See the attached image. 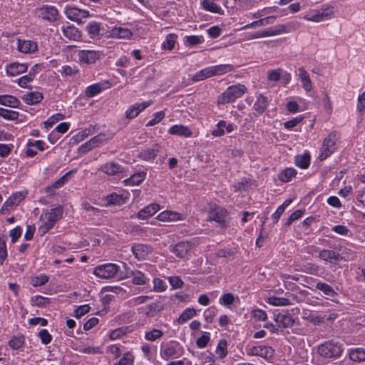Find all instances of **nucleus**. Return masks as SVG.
<instances>
[{
  "instance_id": "13",
  "label": "nucleus",
  "mask_w": 365,
  "mask_h": 365,
  "mask_svg": "<svg viewBox=\"0 0 365 365\" xmlns=\"http://www.w3.org/2000/svg\"><path fill=\"white\" fill-rule=\"evenodd\" d=\"M207 218L208 220L215 221L222 227L227 222V212L220 206H215L209 211Z\"/></svg>"
},
{
  "instance_id": "6",
  "label": "nucleus",
  "mask_w": 365,
  "mask_h": 365,
  "mask_svg": "<svg viewBox=\"0 0 365 365\" xmlns=\"http://www.w3.org/2000/svg\"><path fill=\"white\" fill-rule=\"evenodd\" d=\"M342 351L341 344L333 341L321 344L318 349L319 355L326 359L338 358L341 355Z\"/></svg>"
},
{
  "instance_id": "3",
  "label": "nucleus",
  "mask_w": 365,
  "mask_h": 365,
  "mask_svg": "<svg viewBox=\"0 0 365 365\" xmlns=\"http://www.w3.org/2000/svg\"><path fill=\"white\" fill-rule=\"evenodd\" d=\"M336 9L334 5L324 4L305 14L303 19L307 21L319 23L334 17Z\"/></svg>"
},
{
  "instance_id": "35",
  "label": "nucleus",
  "mask_w": 365,
  "mask_h": 365,
  "mask_svg": "<svg viewBox=\"0 0 365 365\" xmlns=\"http://www.w3.org/2000/svg\"><path fill=\"white\" fill-rule=\"evenodd\" d=\"M190 249V245L187 242H181L175 245L173 248V252L178 257L183 258Z\"/></svg>"
},
{
  "instance_id": "24",
  "label": "nucleus",
  "mask_w": 365,
  "mask_h": 365,
  "mask_svg": "<svg viewBox=\"0 0 365 365\" xmlns=\"http://www.w3.org/2000/svg\"><path fill=\"white\" fill-rule=\"evenodd\" d=\"M18 51L24 53H34L37 48V43L31 40L18 39L17 43Z\"/></svg>"
},
{
  "instance_id": "20",
  "label": "nucleus",
  "mask_w": 365,
  "mask_h": 365,
  "mask_svg": "<svg viewBox=\"0 0 365 365\" xmlns=\"http://www.w3.org/2000/svg\"><path fill=\"white\" fill-rule=\"evenodd\" d=\"M110 35L115 38L129 39L133 36V31L127 26H115L110 29Z\"/></svg>"
},
{
  "instance_id": "49",
  "label": "nucleus",
  "mask_w": 365,
  "mask_h": 365,
  "mask_svg": "<svg viewBox=\"0 0 365 365\" xmlns=\"http://www.w3.org/2000/svg\"><path fill=\"white\" fill-rule=\"evenodd\" d=\"M295 164L297 167L306 169L310 164V156L308 154L299 155L295 158Z\"/></svg>"
},
{
  "instance_id": "26",
  "label": "nucleus",
  "mask_w": 365,
  "mask_h": 365,
  "mask_svg": "<svg viewBox=\"0 0 365 365\" xmlns=\"http://www.w3.org/2000/svg\"><path fill=\"white\" fill-rule=\"evenodd\" d=\"M98 170L108 175H114L118 173H122L124 171V168L114 162H108L102 165Z\"/></svg>"
},
{
  "instance_id": "33",
  "label": "nucleus",
  "mask_w": 365,
  "mask_h": 365,
  "mask_svg": "<svg viewBox=\"0 0 365 365\" xmlns=\"http://www.w3.org/2000/svg\"><path fill=\"white\" fill-rule=\"evenodd\" d=\"M146 173L142 171L134 173L130 178L125 179L123 183L126 186H135L140 184L145 179Z\"/></svg>"
},
{
  "instance_id": "12",
  "label": "nucleus",
  "mask_w": 365,
  "mask_h": 365,
  "mask_svg": "<svg viewBox=\"0 0 365 365\" xmlns=\"http://www.w3.org/2000/svg\"><path fill=\"white\" fill-rule=\"evenodd\" d=\"M336 137L331 133L324 138L321 148L319 158L321 160L326 159L336 150Z\"/></svg>"
},
{
  "instance_id": "19",
  "label": "nucleus",
  "mask_w": 365,
  "mask_h": 365,
  "mask_svg": "<svg viewBox=\"0 0 365 365\" xmlns=\"http://www.w3.org/2000/svg\"><path fill=\"white\" fill-rule=\"evenodd\" d=\"M28 64L26 63L13 62L5 66V71L9 76H16L26 72Z\"/></svg>"
},
{
  "instance_id": "57",
  "label": "nucleus",
  "mask_w": 365,
  "mask_h": 365,
  "mask_svg": "<svg viewBox=\"0 0 365 365\" xmlns=\"http://www.w3.org/2000/svg\"><path fill=\"white\" fill-rule=\"evenodd\" d=\"M107 205H122L124 203L123 197L116 193H112L106 197Z\"/></svg>"
},
{
  "instance_id": "2",
  "label": "nucleus",
  "mask_w": 365,
  "mask_h": 365,
  "mask_svg": "<svg viewBox=\"0 0 365 365\" xmlns=\"http://www.w3.org/2000/svg\"><path fill=\"white\" fill-rule=\"evenodd\" d=\"M63 215V207L55 206L43 211L39 218V231L43 234L50 230Z\"/></svg>"
},
{
  "instance_id": "23",
  "label": "nucleus",
  "mask_w": 365,
  "mask_h": 365,
  "mask_svg": "<svg viewBox=\"0 0 365 365\" xmlns=\"http://www.w3.org/2000/svg\"><path fill=\"white\" fill-rule=\"evenodd\" d=\"M152 101H144L142 103H136L131 106L126 111L125 116L129 119L135 118L141 111L150 106Z\"/></svg>"
},
{
  "instance_id": "25",
  "label": "nucleus",
  "mask_w": 365,
  "mask_h": 365,
  "mask_svg": "<svg viewBox=\"0 0 365 365\" xmlns=\"http://www.w3.org/2000/svg\"><path fill=\"white\" fill-rule=\"evenodd\" d=\"M160 210V207L157 203H150L142 208L137 214V217L140 220H146Z\"/></svg>"
},
{
  "instance_id": "62",
  "label": "nucleus",
  "mask_w": 365,
  "mask_h": 365,
  "mask_svg": "<svg viewBox=\"0 0 365 365\" xmlns=\"http://www.w3.org/2000/svg\"><path fill=\"white\" fill-rule=\"evenodd\" d=\"M210 340V333L205 331L196 341V345L200 349L205 348Z\"/></svg>"
},
{
  "instance_id": "15",
  "label": "nucleus",
  "mask_w": 365,
  "mask_h": 365,
  "mask_svg": "<svg viewBox=\"0 0 365 365\" xmlns=\"http://www.w3.org/2000/svg\"><path fill=\"white\" fill-rule=\"evenodd\" d=\"M156 219L163 222H173L178 221H182L185 219V216L180 212L166 210L159 213Z\"/></svg>"
},
{
  "instance_id": "32",
  "label": "nucleus",
  "mask_w": 365,
  "mask_h": 365,
  "mask_svg": "<svg viewBox=\"0 0 365 365\" xmlns=\"http://www.w3.org/2000/svg\"><path fill=\"white\" fill-rule=\"evenodd\" d=\"M269 105L267 97L259 94L257 96L256 101L253 105V109L258 113L262 114Z\"/></svg>"
},
{
  "instance_id": "5",
  "label": "nucleus",
  "mask_w": 365,
  "mask_h": 365,
  "mask_svg": "<svg viewBox=\"0 0 365 365\" xmlns=\"http://www.w3.org/2000/svg\"><path fill=\"white\" fill-rule=\"evenodd\" d=\"M183 347L175 340L162 343L160 346V356L165 361L179 358L183 354Z\"/></svg>"
},
{
  "instance_id": "22",
  "label": "nucleus",
  "mask_w": 365,
  "mask_h": 365,
  "mask_svg": "<svg viewBox=\"0 0 365 365\" xmlns=\"http://www.w3.org/2000/svg\"><path fill=\"white\" fill-rule=\"evenodd\" d=\"M152 247L144 244H136L132 247V252L138 259H145L151 253Z\"/></svg>"
},
{
  "instance_id": "27",
  "label": "nucleus",
  "mask_w": 365,
  "mask_h": 365,
  "mask_svg": "<svg viewBox=\"0 0 365 365\" xmlns=\"http://www.w3.org/2000/svg\"><path fill=\"white\" fill-rule=\"evenodd\" d=\"M319 257L327 262L335 264L339 261L340 254L331 250L324 249L319 253Z\"/></svg>"
},
{
  "instance_id": "45",
  "label": "nucleus",
  "mask_w": 365,
  "mask_h": 365,
  "mask_svg": "<svg viewBox=\"0 0 365 365\" xmlns=\"http://www.w3.org/2000/svg\"><path fill=\"white\" fill-rule=\"evenodd\" d=\"M135 356L130 351L125 352L113 365H134Z\"/></svg>"
},
{
  "instance_id": "59",
  "label": "nucleus",
  "mask_w": 365,
  "mask_h": 365,
  "mask_svg": "<svg viewBox=\"0 0 365 365\" xmlns=\"http://www.w3.org/2000/svg\"><path fill=\"white\" fill-rule=\"evenodd\" d=\"M24 344V338L21 335L15 336L9 341V346L14 350L20 349Z\"/></svg>"
},
{
  "instance_id": "1",
  "label": "nucleus",
  "mask_w": 365,
  "mask_h": 365,
  "mask_svg": "<svg viewBox=\"0 0 365 365\" xmlns=\"http://www.w3.org/2000/svg\"><path fill=\"white\" fill-rule=\"evenodd\" d=\"M93 274L98 278L110 279L116 278L118 280L128 278V267L123 262L120 265L115 263H106L96 267Z\"/></svg>"
},
{
  "instance_id": "21",
  "label": "nucleus",
  "mask_w": 365,
  "mask_h": 365,
  "mask_svg": "<svg viewBox=\"0 0 365 365\" xmlns=\"http://www.w3.org/2000/svg\"><path fill=\"white\" fill-rule=\"evenodd\" d=\"M64 37L71 41H79L81 37V33L76 26L71 24L63 25L61 28Z\"/></svg>"
},
{
  "instance_id": "16",
  "label": "nucleus",
  "mask_w": 365,
  "mask_h": 365,
  "mask_svg": "<svg viewBox=\"0 0 365 365\" xmlns=\"http://www.w3.org/2000/svg\"><path fill=\"white\" fill-rule=\"evenodd\" d=\"M274 320L278 327L281 328L291 327L294 322L292 316L287 310H282L274 314Z\"/></svg>"
},
{
  "instance_id": "44",
  "label": "nucleus",
  "mask_w": 365,
  "mask_h": 365,
  "mask_svg": "<svg viewBox=\"0 0 365 365\" xmlns=\"http://www.w3.org/2000/svg\"><path fill=\"white\" fill-rule=\"evenodd\" d=\"M297 172L295 169L292 168H287L282 170L279 173V179L280 181L287 182L292 180L293 178L296 176Z\"/></svg>"
},
{
  "instance_id": "38",
  "label": "nucleus",
  "mask_w": 365,
  "mask_h": 365,
  "mask_svg": "<svg viewBox=\"0 0 365 365\" xmlns=\"http://www.w3.org/2000/svg\"><path fill=\"white\" fill-rule=\"evenodd\" d=\"M101 30V25L96 21H91L86 26V31L91 38H96L99 36Z\"/></svg>"
},
{
  "instance_id": "53",
  "label": "nucleus",
  "mask_w": 365,
  "mask_h": 365,
  "mask_svg": "<svg viewBox=\"0 0 365 365\" xmlns=\"http://www.w3.org/2000/svg\"><path fill=\"white\" fill-rule=\"evenodd\" d=\"M63 76H73L79 72L76 66L64 65L58 71Z\"/></svg>"
},
{
  "instance_id": "10",
  "label": "nucleus",
  "mask_w": 365,
  "mask_h": 365,
  "mask_svg": "<svg viewBox=\"0 0 365 365\" xmlns=\"http://www.w3.org/2000/svg\"><path fill=\"white\" fill-rule=\"evenodd\" d=\"M77 56L80 64L90 65L101 59L103 57V53L96 50H79Z\"/></svg>"
},
{
  "instance_id": "4",
  "label": "nucleus",
  "mask_w": 365,
  "mask_h": 365,
  "mask_svg": "<svg viewBox=\"0 0 365 365\" xmlns=\"http://www.w3.org/2000/svg\"><path fill=\"white\" fill-rule=\"evenodd\" d=\"M247 92L245 85L237 83L229 86L217 98L218 104H227L241 98Z\"/></svg>"
},
{
  "instance_id": "31",
  "label": "nucleus",
  "mask_w": 365,
  "mask_h": 365,
  "mask_svg": "<svg viewBox=\"0 0 365 365\" xmlns=\"http://www.w3.org/2000/svg\"><path fill=\"white\" fill-rule=\"evenodd\" d=\"M298 72V76L301 80L303 88L306 92L311 91L313 88V86L309 74L303 67L299 68Z\"/></svg>"
},
{
  "instance_id": "34",
  "label": "nucleus",
  "mask_w": 365,
  "mask_h": 365,
  "mask_svg": "<svg viewBox=\"0 0 365 365\" xmlns=\"http://www.w3.org/2000/svg\"><path fill=\"white\" fill-rule=\"evenodd\" d=\"M0 104L4 106L16 108H19L21 102L14 96L1 95L0 96Z\"/></svg>"
},
{
  "instance_id": "36",
  "label": "nucleus",
  "mask_w": 365,
  "mask_h": 365,
  "mask_svg": "<svg viewBox=\"0 0 365 365\" xmlns=\"http://www.w3.org/2000/svg\"><path fill=\"white\" fill-rule=\"evenodd\" d=\"M349 359L354 362H361L365 361V349L358 347L350 349L349 350Z\"/></svg>"
},
{
  "instance_id": "64",
  "label": "nucleus",
  "mask_w": 365,
  "mask_h": 365,
  "mask_svg": "<svg viewBox=\"0 0 365 365\" xmlns=\"http://www.w3.org/2000/svg\"><path fill=\"white\" fill-rule=\"evenodd\" d=\"M331 230L342 236H352V232L346 226L342 225H338L332 227Z\"/></svg>"
},
{
  "instance_id": "30",
  "label": "nucleus",
  "mask_w": 365,
  "mask_h": 365,
  "mask_svg": "<svg viewBox=\"0 0 365 365\" xmlns=\"http://www.w3.org/2000/svg\"><path fill=\"white\" fill-rule=\"evenodd\" d=\"M22 100L27 105H36L43 100V94L39 91L29 92L22 96Z\"/></svg>"
},
{
  "instance_id": "51",
  "label": "nucleus",
  "mask_w": 365,
  "mask_h": 365,
  "mask_svg": "<svg viewBox=\"0 0 365 365\" xmlns=\"http://www.w3.org/2000/svg\"><path fill=\"white\" fill-rule=\"evenodd\" d=\"M70 173H66L65 175H63L62 177H61L58 180L55 181L52 185L50 186H48L46 187V192L51 193V192L55 189H58L61 187L67 181L68 177Z\"/></svg>"
},
{
  "instance_id": "7",
  "label": "nucleus",
  "mask_w": 365,
  "mask_h": 365,
  "mask_svg": "<svg viewBox=\"0 0 365 365\" xmlns=\"http://www.w3.org/2000/svg\"><path fill=\"white\" fill-rule=\"evenodd\" d=\"M289 32V29L287 25L280 24L274 27L269 28L265 31H257L255 34H249L245 40H251L259 38L269 37L277 36Z\"/></svg>"
},
{
  "instance_id": "61",
  "label": "nucleus",
  "mask_w": 365,
  "mask_h": 365,
  "mask_svg": "<svg viewBox=\"0 0 365 365\" xmlns=\"http://www.w3.org/2000/svg\"><path fill=\"white\" fill-rule=\"evenodd\" d=\"M165 116L164 111L160 110L155 113L152 118L146 123L147 127L153 126L160 123Z\"/></svg>"
},
{
  "instance_id": "29",
  "label": "nucleus",
  "mask_w": 365,
  "mask_h": 365,
  "mask_svg": "<svg viewBox=\"0 0 365 365\" xmlns=\"http://www.w3.org/2000/svg\"><path fill=\"white\" fill-rule=\"evenodd\" d=\"M129 276L132 278L133 284L135 285H146L149 284L150 279L140 270H130L128 269Z\"/></svg>"
},
{
  "instance_id": "14",
  "label": "nucleus",
  "mask_w": 365,
  "mask_h": 365,
  "mask_svg": "<svg viewBox=\"0 0 365 365\" xmlns=\"http://www.w3.org/2000/svg\"><path fill=\"white\" fill-rule=\"evenodd\" d=\"M267 79L273 82L280 81L283 85H287L291 81V75L282 69H274L268 71Z\"/></svg>"
},
{
  "instance_id": "40",
  "label": "nucleus",
  "mask_w": 365,
  "mask_h": 365,
  "mask_svg": "<svg viewBox=\"0 0 365 365\" xmlns=\"http://www.w3.org/2000/svg\"><path fill=\"white\" fill-rule=\"evenodd\" d=\"M210 69L212 76H221L231 71L233 69V66L230 64H220L210 66Z\"/></svg>"
},
{
  "instance_id": "46",
  "label": "nucleus",
  "mask_w": 365,
  "mask_h": 365,
  "mask_svg": "<svg viewBox=\"0 0 365 365\" xmlns=\"http://www.w3.org/2000/svg\"><path fill=\"white\" fill-rule=\"evenodd\" d=\"M316 289L320 290L325 295L333 297L336 294V292L334 289L332 287H331L329 284L319 282L316 284Z\"/></svg>"
},
{
  "instance_id": "41",
  "label": "nucleus",
  "mask_w": 365,
  "mask_h": 365,
  "mask_svg": "<svg viewBox=\"0 0 365 365\" xmlns=\"http://www.w3.org/2000/svg\"><path fill=\"white\" fill-rule=\"evenodd\" d=\"M197 314V312L194 308H186L177 319V322L180 324H185Z\"/></svg>"
},
{
  "instance_id": "39",
  "label": "nucleus",
  "mask_w": 365,
  "mask_h": 365,
  "mask_svg": "<svg viewBox=\"0 0 365 365\" xmlns=\"http://www.w3.org/2000/svg\"><path fill=\"white\" fill-rule=\"evenodd\" d=\"M201 4L203 9L207 11L219 14H224L223 9L215 3V0H202Z\"/></svg>"
},
{
  "instance_id": "17",
  "label": "nucleus",
  "mask_w": 365,
  "mask_h": 365,
  "mask_svg": "<svg viewBox=\"0 0 365 365\" xmlns=\"http://www.w3.org/2000/svg\"><path fill=\"white\" fill-rule=\"evenodd\" d=\"M27 194L28 192L26 190L13 193L4 203L2 210H9L18 205L26 197Z\"/></svg>"
},
{
  "instance_id": "63",
  "label": "nucleus",
  "mask_w": 365,
  "mask_h": 365,
  "mask_svg": "<svg viewBox=\"0 0 365 365\" xmlns=\"http://www.w3.org/2000/svg\"><path fill=\"white\" fill-rule=\"evenodd\" d=\"M217 308L214 306L210 307L204 311L203 317L205 320L210 323L212 322L214 317L217 315Z\"/></svg>"
},
{
  "instance_id": "52",
  "label": "nucleus",
  "mask_w": 365,
  "mask_h": 365,
  "mask_svg": "<svg viewBox=\"0 0 365 365\" xmlns=\"http://www.w3.org/2000/svg\"><path fill=\"white\" fill-rule=\"evenodd\" d=\"M163 336V332L157 329L147 330L145 332V339L148 341H154L160 339Z\"/></svg>"
},
{
  "instance_id": "18",
  "label": "nucleus",
  "mask_w": 365,
  "mask_h": 365,
  "mask_svg": "<svg viewBox=\"0 0 365 365\" xmlns=\"http://www.w3.org/2000/svg\"><path fill=\"white\" fill-rule=\"evenodd\" d=\"M110 87V83L108 81L93 83L88 86L85 90V95L88 98H92L101 93L103 91Z\"/></svg>"
},
{
  "instance_id": "56",
  "label": "nucleus",
  "mask_w": 365,
  "mask_h": 365,
  "mask_svg": "<svg viewBox=\"0 0 365 365\" xmlns=\"http://www.w3.org/2000/svg\"><path fill=\"white\" fill-rule=\"evenodd\" d=\"M153 291L155 292H163L168 288L166 282L160 278L155 277L153 280Z\"/></svg>"
},
{
  "instance_id": "9",
  "label": "nucleus",
  "mask_w": 365,
  "mask_h": 365,
  "mask_svg": "<svg viewBox=\"0 0 365 365\" xmlns=\"http://www.w3.org/2000/svg\"><path fill=\"white\" fill-rule=\"evenodd\" d=\"M246 352L249 356H257L267 361L271 360L274 354V349L269 346L257 345L246 348Z\"/></svg>"
},
{
  "instance_id": "58",
  "label": "nucleus",
  "mask_w": 365,
  "mask_h": 365,
  "mask_svg": "<svg viewBox=\"0 0 365 365\" xmlns=\"http://www.w3.org/2000/svg\"><path fill=\"white\" fill-rule=\"evenodd\" d=\"M197 357L202 362V364H206L209 362H215V356L210 351H203L197 354Z\"/></svg>"
},
{
  "instance_id": "47",
  "label": "nucleus",
  "mask_w": 365,
  "mask_h": 365,
  "mask_svg": "<svg viewBox=\"0 0 365 365\" xmlns=\"http://www.w3.org/2000/svg\"><path fill=\"white\" fill-rule=\"evenodd\" d=\"M159 150L157 148H150L142 151L140 154V157L146 161H150L154 160L158 155Z\"/></svg>"
},
{
  "instance_id": "11",
  "label": "nucleus",
  "mask_w": 365,
  "mask_h": 365,
  "mask_svg": "<svg viewBox=\"0 0 365 365\" xmlns=\"http://www.w3.org/2000/svg\"><path fill=\"white\" fill-rule=\"evenodd\" d=\"M64 14L68 19L77 23H81L83 19L89 16L88 11L68 5L64 7Z\"/></svg>"
},
{
  "instance_id": "42",
  "label": "nucleus",
  "mask_w": 365,
  "mask_h": 365,
  "mask_svg": "<svg viewBox=\"0 0 365 365\" xmlns=\"http://www.w3.org/2000/svg\"><path fill=\"white\" fill-rule=\"evenodd\" d=\"M266 302L275 307H283L290 304L289 299L284 297L269 296L265 299Z\"/></svg>"
},
{
  "instance_id": "55",
  "label": "nucleus",
  "mask_w": 365,
  "mask_h": 365,
  "mask_svg": "<svg viewBox=\"0 0 365 365\" xmlns=\"http://www.w3.org/2000/svg\"><path fill=\"white\" fill-rule=\"evenodd\" d=\"M34 79L31 77L29 75L26 74L18 79L15 80V83H16L19 86L23 88H31L30 85L33 82Z\"/></svg>"
},
{
  "instance_id": "60",
  "label": "nucleus",
  "mask_w": 365,
  "mask_h": 365,
  "mask_svg": "<svg viewBox=\"0 0 365 365\" xmlns=\"http://www.w3.org/2000/svg\"><path fill=\"white\" fill-rule=\"evenodd\" d=\"M63 115L61 113H56L51 115L44 122L45 128L47 130L51 128L55 123L63 119Z\"/></svg>"
},
{
  "instance_id": "54",
  "label": "nucleus",
  "mask_w": 365,
  "mask_h": 365,
  "mask_svg": "<svg viewBox=\"0 0 365 365\" xmlns=\"http://www.w3.org/2000/svg\"><path fill=\"white\" fill-rule=\"evenodd\" d=\"M107 354L112 359H116L121 355L120 345L111 344L106 348Z\"/></svg>"
},
{
  "instance_id": "37",
  "label": "nucleus",
  "mask_w": 365,
  "mask_h": 365,
  "mask_svg": "<svg viewBox=\"0 0 365 365\" xmlns=\"http://www.w3.org/2000/svg\"><path fill=\"white\" fill-rule=\"evenodd\" d=\"M104 140V135H98L80 147L82 152H87L98 145Z\"/></svg>"
},
{
  "instance_id": "48",
  "label": "nucleus",
  "mask_w": 365,
  "mask_h": 365,
  "mask_svg": "<svg viewBox=\"0 0 365 365\" xmlns=\"http://www.w3.org/2000/svg\"><path fill=\"white\" fill-rule=\"evenodd\" d=\"M292 199H287L281 205L277 207L276 211L272 215V218L274 222H277L279 220L285 209L292 203Z\"/></svg>"
},
{
  "instance_id": "28",
  "label": "nucleus",
  "mask_w": 365,
  "mask_h": 365,
  "mask_svg": "<svg viewBox=\"0 0 365 365\" xmlns=\"http://www.w3.org/2000/svg\"><path fill=\"white\" fill-rule=\"evenodd\" d=\"M168 133L185 138H190L192 135L191 130L187 126L182 124H176L171 126L168 130Z\"/></svg>"
},
{
  "instance_id": "50",
  "label": "nucleus",
  "mask_w": 365,
  "mask_h": 365,
  "mask_svg": "<svg viewBox=\"0 0 365 365\" xmlns=\"http://www.w3.org/2000/svg\"><path fill=\"white\" fill-rule=\"evenodd\" d=\"M215 353L219 359H224L227 356V342L226 340H220L216 346Z\"/></svg>"
},
{
  "instance_id": "43",
  "label": "nucleus",
  "mask_w": 365,
  "mask_h": 365,
  "mask_svg": "<svg viewBox=\"0 0 365 365\" xmlns=\"http://www.w3.org/2000/svg\"><path fill=\"white\" fill-rule=\"evenodd\" d=\"M212 76V75L210 66H208L200 71H198L195 74L192 76V80L193 82H199Z\"/></svg>"
},
{
  "instance_id": "8",
  "label": "nucleus",
  "mask_w": 365,
  "mask_h": 365,
  "mask_svg": "<svg viewBox=\"0 0 365 365\" xmlns=\"http://www.w3.org/2000/svg\"><path fill=\"white\" fill-rule=\"evenodd\" d=\"M36 16L43 21L54 23L59 19L58 9L51 5H43L36 9Z\"/></svg>"
}]
</instances>
